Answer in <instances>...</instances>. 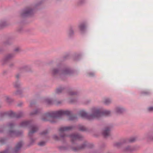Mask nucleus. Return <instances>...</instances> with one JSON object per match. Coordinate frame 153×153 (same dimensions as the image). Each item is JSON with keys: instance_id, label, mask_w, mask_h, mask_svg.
<instances>
[{"instance_id": "5", "label": "nucleus", "mask_w": 153, "mask_h": 153, "mask_svg": "<svg viewBox=\"0 0 153 153\" xmlns=\"http://www.w3.org/2000/svg\"><path fill=\"white\" fill-rule=\"evenodd\" d=\"M69 137L72 142L77 140H80L82 138L81 135L77 134H73Z\"/></svg>"}, {"instance_id": "26", "label": "nucleus", "mask_w": 153, "mask_h": 153, "mask_svg": "<svg viewBox=\"0 0 153 153\" xmlns=\"http://www.w3.org/2000/svg\"><path fill=\"white\" fill-rule=\"evenodd\" d=\"M53 137L56 140H59V139L58 137L56 135H54L53 136Z\"/></svg>"}, {"instance_id": "43", "label": "nucleus", "mask_w": 153, "mask_h": 153, "mask_svg": "<svg viewBox=\"0 0 153 153\" xmlns=\"http://www.w3.org/2000/svg\"><path fill=\"white\" fill-rule=\"evenodd\" d=\"M21 116H21H16V117H20Z\"/></svg>"}, {"instance_id": "47", "label": "nucleus", "mask_w": 153, "mask_h": 153, "mask_svg": "<svg viewBox=\"0 0 153 153\" xmlns=\"http://www.w3.org/2000/svg\"><path fill=\"white\" fill-rule=\"evenodd\" d=\"M151 139L153 140V137L151 138Z\"/></svg>"}, {"instance_id": "11", "label": "nucleus", "mask_w": 153, "mask_h": 153, "mask_svg": "<svg viewBox=\"0 0 153 153\" xmlns=\"http://www.w3.org/2000/svg\"><path fill=\"white\" fill-rule=\"evenodd\" d=\"M79 27L80 30L82 31L85 29V26L84 24H82L79 26Z\"/></svg>"}, {"instance_id": "42", "label": "nucleus", "mask_w": 153, "mask_h": 153, "mask_svg": "<svg viewBox=\"0 0 153 153\" xmlns=\"http://www.w3.org/2000/svg\"><path fill=\"white\" fill-rule=\"evenodd\" d=\"M33 104H33V103H30V106H32V105Z\"/></svg>"}, {"instance_id": "4", "label": "nucleus", "mask_w": 153, "mask_h": 153, "mask_svg": "<svg viewBox=\"0 0 153 153\" xmlns=\"http://www.w3.org/2000/svg\"><path fill=\"white\" fill-rule=\"evenodd\" d=\"M34 10L29 7L26 8L23 11L22 16H31L34 13Z\"/></svg>"}, {"instance_id": "28", "label": "nucleus", "mask_w": 153, "mask_h": 153, "mask_svg": "<svg viewBox=\"0 0 153 153\" xmlns=\"http://www.w3.org/2000/svg\"><path fill=\"white\" fill-rule=\"evenodd\" d=\"M46 101V102L48 104H51V101L50 99H47Z\"/></svg>"}, {"instance_id": "27", "label": "nucleus", "mask_w": 153, "mask_h": 153, "mask_svg": "<svg viewBox=\"0 0 153 153\" xmlns=\"http://www.w3.org/2000/svg\"><path fill=\"white\" fill-rule=\"evenodd\" d=\"M5 140V139L3 138H0V143H3Z\"/></svg>"}, {"instance_id": "21", "label": "nucleus", "mask_w": 153, "mask_h": 153, "mask_svg": "<svg viewBox=\"0 0 153 153\" xmlns=\"http://www.w3.org/2000/svg\"><path fill=\"white\" fill-rule=\"evenodd\" d=\"M20 85V83L18 82H16L14 84V86L16 87H19Z\"/></svg>"}, {"instance_id": "25", "label": "nucleus", "mask_w": 153, "mask_h": 153, "mask_svg": "<svg viewBox=\"0 0 153 153\" xmlns=\"http://www.w3.org/2000/svg\"><path fill=\"white\" fill-rule=\"evenodd\" d=\"M76 118V117L75 116L72 115V116H71L70 117V119L71 120H74Z\"/></svg>"}, {"instance_id": "1", "label": "nucleus", "mask_w": 153, "mask_h": 153, "mask_svg": "<svg viewBox=\"0 0 153 153\" xmlns=\"http://www.w3.org/2000/svg\"><path fill=\"white\" fill-rule=\"evenodd\" d=\"M70 112L68 110H61L56 112H51L44 114L42 119L44 121L48 120L51 122H55L58 118L64 115H69Z\"/></svg>"}, {"instance_id": "31", "label": "nucleus", "mask_w": 153, "mask_h": 153, "mask_svg": "<svg viewBox=\"0 0 153 153\" xmlns=\"http://www.w3.org/2000/svg\"><path fill=\"white\" fill-rule=\"evenodd\" d=\"M76 94V93L75 92H74L73 91H71L69 92V94L71 95H75Z\"/></svg>"}, {"instance_id": "35", "label": "nucleus", "mask_w": 153, "mask_h": 153, "mask_svg": "<svg viewBox=\"0 0 153 153\" xmlns=\"http://www.w3.org/2000/svg\"><path fill=\"white\" fill-rule=\"evenodd\" d=\"M121 145L120 143H116V145L117 146H119Z\"/></svg>"}, {"instance_id": "19", "label": "nucleus", "mask_w": 153, "mask_h": 153, "mask_svg": "<svg viewBox=\"0 0 153 153\" xmlns=\"http://www.w3.org/2000/svg\"><path fill=\"white\" fill-rule=\"evenodd\" d=\"M45 142L44 141H41L38 143V145L39 146H42L44 145L45 144Z\"/></svg>"}, {"instance_id": "2", "label": "nucleus", "mask_w": 153, "mask_h": 153, "mask_svg": "<svg viewBox=\"0 0 153 153\" xmlns=\"http://www.w3.org/2000/svg\"><path fill=\"white\" fill-rule=\"evenodd\" d=\"M92 114L88 116L87 114L83 110H81L79 112V115L83 118H86L89 119L94 118H98L102 115L108 116L110 114L111 112L108 110H105L103 112L99 109L94 108L92 109Z\"/></svg>"}, {"instance_id": "41", "label": "nucleus", "mask_w": 153, "mask_h": 153, "mask_svg": "<svg viewBox=\"0 0 153 153\" xmlns=\"http://www.w3.org/2000/svg\"><path fill=\"white\" fill-rule=\"evenodd\" d=\"M62 102L61 101H60V102H57V103H56V104H60V103H61Z\"/></svg>"}, {"instance_id": "13", "label": "nucleus", "mask_w": 153, "mask_h": 153, "mask_svg": "<svg viewBox=\"0 0 153 153\" xmlns=\"http://www.w3.org/2000/svg\"><path fill=\"white\" fill-rule=\"evenodd\" d=\"M111 102V100L108 98H106L105 99L104 102L105 104H108Z\"/></svg>"}, {"instance_id": "34", "label": "nucleus", "mask_w": 153, "mask_h": 153, "mask_svg": "<svg viewBox=\"0 0 153 153\" xmlns=\"http://www.w3.org/2000/svg\"><path fill=\"white\" fill-rule=\"evenodd\" d=\"M89 76H94V74L93 73H90L88 74Z\"/></svg>"}, {"instance_id": "48", "label": "nucleus", "mask_w": 153, "mask_h": 153, "mask_svg": "<svg viewBox=\"0 0 153 153\" xmlns=\"http://www.w3.org/2000/svg\"><path fill=\"white\" fill-rule=\"evenodd\" d=\"M32 140H33L32 139H31V141H32Z\"/></svg>"}, {"instance_id": "15", "label": "nucleus", "mask_w": 153, "mask_h": 153, "mask_svg": "<svg viewBox=\"0 0 153 153\" xmlns=\"http://www.w3.org/2000/svg\"><path fill=\"white\" fill-rule=\"evenodd\" d=\"M58 72V71L56 69H53L52 70V73L53 74H57Z\"/></svg>"}, {"instance_id": "6", "label": "nucleus", "mask_w": 153, "mask_h": 153, "mask_svg": "<svg viewBox=\"0 0 153 153\" xmlns=\"http://www.w3.org/2000/svg\"><path fill=\"white\" fill-rule=\"evenodd\" d=\"M102 134L103 136L105 137H107L110 135V129L108 128H106L103 131Z\"/></svg>"}, {"instance_id": "18", "label": "nucleus", "mask_w": 153, "mask_h": 153, "mask_svg": "<svg viewBox=\"0 0 153 153\" xmlns=\"http://www.w3.org/2000/svg\"><path fill=\"white\" fill-rule=\"evenodd\" d=\"M79 129L80 130L82 131H85V128L83 126H80L79 127Z\"/></svg>"}, {"instance_id": "46", "label": "nucleus", "mask_w": 153, "mask_h": 153, "mask_svg": "<svg viewBox=\"0 0 153 153\" xmlns=\"http://www.w3.org/2000/svg\"><path fill=\"white\" fill-rule=\"evenodd\" d=\"M18 77H19V76H17V75H16V77L17 78H18Z\"/></svg>"}, {"instance_id": "10", "label": "nucleus", "mask_w": 153, "mask_h": 153, "mask_svg": "<svg viewBox=\"0 0 153 153\" xmlns=\"http://www.w3.org/2000/svg\"><path fill=\"white\" fill-rule=\"evenodd\" d=\"M30 122L28 121H24L22 122L21 124L22 127H25L27 126L29 124Z\"/></svg>"}, {"instance_id": "7", "label": "nucleus", "mask_w": 153, "mask_h": 153, "mask_svg": "<svg viewBox=\"0 0 153 153\" xmlns=\"http://www.w3.org/2000/svg\"><path fill=\"white\" fill-rule=\"evenodd\" d=\"M38 130L37 128L35 126H31L29 132V135L30 136L32 134L36 132Z\"/></svg>"}, {"instance_id": "39", "label": "nucleus", "mask_w": 153, "mask_h": 153, "mask_svg": "<svg viewBox=\"0 0 153 153\" xmlns=\"http://www.w3.org/2000/svg\"><path fill=\"white\" fill-rule=\"evenodd\" d=\"M0 153H7V151H6L4 152H0Z\"/></svg>"}, {"instance_id": "12", "label": "nucleus", "mask_w": 153, "mask_h": 153, "mask_svg": "<svg viewBox=\"0 0 153 153\" xmlns=\"http://www.w3.org/2000/svg\"><path fill=\"white\" fill-rule=\"evenodd\" d=\"M86 145L85 144H83L82 146L80 147H78L77 148H73V149L74 151H77L83 148Z\"/></svg>"}, {"instance_id": "49", "label": "nucleus", "mask_w": 153, "mask_h": 153, "mask_svg": "<svg viewBox=\"0 0 153 153\" xmlns=\"http://www.w3.org/2000/svg\"><path fill=\"white\" fill-rule=\"evenodd\" d=\"M1 105H0V108H1Z\"/></svg>"}, {"instance_id": "44", "label": "nucleus", "mask_w": 153, "mask_h": 153, "mask_svg": "<svg viewBox=\"0 0 153 153\" xmlns=\"http://www.w3.org/2000/svg\"><path fill=\"white\" fill-rule=\"evenodd\" d=\"M7 100H8V99L9 98L8 97H7Z\"/></svg>"}, {"instance_id": "33", "label": "nucleus", "mask_w": 153, "mask_h": 153, "mask_svg": "<svg viewBox=\"0 0 153 153\" xmlns=\"http://www.w3.org/2000/svg\"><path fill=\"white\" fill-rule=\"evenodd\" d=\"M148 110L149 111H153V107H150L148 108Z\"/></svg>"}, {"instance_id": "37", "label": "nucleus", "mask_w": 153, "mask_h": 153, "mask_svg": "<svg viewBox=\"0 0 153 153\" xmlns=\"http://www.w3.org/2000/svg\"><path fill=\"white\" fill-rule=\"evenodd\" d=\"M20 50V48H16L15 49V51H18Z\"/></svg>"}, {"instance_id": "45", "label": "nucleus", "mask_w": 153, "mask_h": 153, "mask_svg": "<svg viewBox=\"0 0 153 153\" xmlns=\"http://www.w3.org/2000/svg\"><path fill=\"white\" fill-rule=\"evenodd\" d=\"M70 102H74V101H70Z\"/></svg>"}, {"instance_id": "29", "label": "nucleus", "mask_w": 153, "mask_h": 153, "mask_svg": "<svg viewBox=\"0 0 153 153\" xmlns=\"http://www.w3.org/2000/svg\"><path fill=\"white\" fill-rule=\"evenodd\" d=\"M5 26V23L4 22H1L0 23V27H2Z\"/></svg>"}, {"instance_id": "8", "label": "nucleus", "mask_w": 153, "mask_h": 153, "mask_svg": "<svg viewBox=\"0 0 153 153\" xmlns=\"http://www.w3.org/2000/svg\"><path fill=\"white\" fill-rule=\"evenodd\" d=\"M23 145V143L22 142H20L18 143L15 147V151L14 152H16L18 151L20 148L22 147Z\"/></svg>"}, {"instance_id": "32", "label": "nucleus", "mask_w": 153, "mask_h": 153, "mask_svg": "<svg viewBox=\"0 0 153 153\" xmlns=\"http://www.w3.org/2000/svg\"><path fill=\"white\" fill-rule=\"evenodd\" d=\"M69 71L68 70H66L63 72V73L65 74H67L69 73Z\"/></svg>"}, {"instance_id": "17", "label": "nucleus", "mask_w": 153, "mask_h": 153, "mask_svg": "<svg viewBox=\"0 0 153 153\" xmlns=\"http://www.w3.org/2000/svg\"><path fill=\"white\" fill-rule=\"evenodd\" d=\"M14 125L13 124L11 123L8 124V127L10 129H13Z\"/></svg>"}, {"instance_id": "16", "label": "nucleus", "mask_w": 153, "mask_h": 153, "mask_svg": "<svg viewBox=\"0 0 153 153\" xmlns=\"http://www.w3.org/2000/svg\"><path fill=\"white\" fill-rule=\"evenodd\" d=\"M85 2V0H79L78 2V4L79 5H81L84 3Z\"/></svg>"}, {"instance_id": "3", "label": "nucleus", "mask_w": 153, "mask_h": 153, "mask_svg": "<svg viewBox=\"0 0 153 153\" xmlns=\"http://www.w3.org/2000/svg\"><path fill=\"white\" fill-rule=\"evenodd\" d=\"M72 127L71 126H64L61 127L59 129L60 136L61 137L64 138L68 136L65 134L64 132L65 131H68L71 130Z\"/></svg>"}, {"instance_id": "9", "label": "nucleus", "mask_w": 153, "mask_h": 153, "mask_svg": "<svg viewBox=\"0 0 153 153\" xmlns=\"http://www.w3.org/2000/svg\"><path fill=\"white\" fill-rule=\"evenodd\" d=\"M9 134L11 137H14L18 135L17 132L16 131L12 130H10Z\"/></svg>"}, {"instance_id": "38", "label": "nucleus", "mask_w": 153, "mask_h": 153, "mask_svg": "<svg viewBox=\"0 0 153 153\" xmlns=\"http://www.w3.org/2000/svg\"><path fill=\"white\" fill-rule=\"evenodd\" d=\"M12 57H13L12 55H9L7 56V59H9V58H11Z\"/></svg>"}, {"instance_id": "24", "label": "nucleus", "mask_w": 153, "mask_h": 153, "mask_svg": "<svg viewBox=\"0 0 153 153\" xmlns=\"http://www.w3.org/2000/svg\"><path fill=\"white\" fill-rule=\"evenodd\" d=\"M130 150V147H128L127 148L124 149L125 152H128Z\"/></svg>"}, {"instance_id": "22", "label": "nucleus", "mask_w": 153, "mask_h": 153, "mask_svg": "<svg viewBox=\"0 0 153 153\" xmlns=\"http://www.w3.org/2000/svg\"><path fill=\"white\" fill-rule=\"evenodd\" d=\"M39 112V111L38 110H36L35 111H34L33 112H32L30 114L31 115H34L37 114Z\"/></svg>"}, {"instance_id": "20", "label": "nucleus", "mask_w": 153, "mask_h": 153, "mask_svg": "<svg viewBox=\"0 0 153 153\" xmlns=\"http://www.w3.org/2000/svg\"><path fill=\"white\" fill-rule=\"evenodd\" d=\"M135 140L136 138L135 137H132L130 139L129 141L130 142H133L135 141Z\"/></svg>"}, {"instance_id": "36", "label": "nucleus", "mask_w": 153, "mask_h": 153, "mask_svg": "<svg viewBox=\"0 0 153 153\" xmlns=\"http://www.w3.org/2000/svg\"><path fill=\"white\" fill-rule=\"evenodd\" d=\"M47 131H43V132H42V134H45L46 133H47Z\"/></svg>"}, {"instance_id": "23", "label": "nucleus", "mask_w": 153, "mask_h": 153, "mask_svg": "<svg viewBox=\"0 0 153 153\" xmlns=\"http://www.w3.org/2000/svg\"><path fill=\"white\" fill-rule=\"evenodd\" d=\"M73 33V31L72 29H70L68 32V34L70 36Z\"/></svg>"}, {"instance_id": "30", "label": "nucleus", "mask_w": 153, "mask_h": 153, "mask_svg": "<svg viewBox=\"0 0 153 153\" xmlns=\"http://www.w3.org/2000/svg\"><path fill=\"white\" fill-rule=\"evenodd\" d=\"M121 109L120 108H117L116 109V111L118 113H120L121 112Z\"/></svg>"}, {"instance_id": "14", "label": "nucleus", "mask_w": 153, "mask_h": 153, "mask_svg": "<svg viewBox=\"0 0 153 153\" xmlns=\"http://www.w3.org/2000/svg\"><path fill=\"white\" fill-rule=\"evenodd\" d=\"M62 90L63 89L61 88H58L56 90V92L58 94L62 92Z\"/></svg>"}, {"instance_id": "40", "label": "nucleus", "mask_w": 153, "mask_h": 153, "mask_svg": "<svg viewBox=\"0 0 153 153\" xmlns=\"http://www.w3.org/2000/svg\"><path fill=\"white\" fill-rule=\"evenodd\" d=\"M20 93V92L18 91H17L16 92V94H19Z\"/></svg>"}]
</instances>
